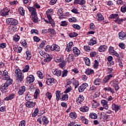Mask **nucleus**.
<instances>
[{"instance_id":"f03ea898","label":"nucleus","mask_w":126,"mask_h":126,"mask_svg":"<svg viewBox=\"0 0 126 126\" xmlns=\"http://www.w3.org/2000/svg\"><path fill=\"white\" fill-rule=\"evenodd\" d=\"M15 73L16 75L17 80L18 81H23L24 80V74L22 73V71L19 69H16L15 71Z\"/></svg>"},{"instance_id":"09e8293b","label":"nucleus","mask_w":126,"mask_h":126,"mask_svg":"<svg viewBox=\"0 0 126 126\" xmlns=\"http://www.w3.org/2000/svg\"><path fill=\"white\" fill-rule=\"evenodd\" d=\"M58 14L59 16H63V8H61L58 9Z\"/></svg>"},{"instance_id":"2eb2a0df","label":"nucleus","mask_w":126,"mask_h":126,"mask_svg":"<svg viewBox=\"0 0 126 126\" xmlns=\"http://www.w3.org/2000/svg\"><path fill=\"white\" fill-rule=\"evenodd\" d=\"M112 110L113 111H115V113H117L119 110H120V106H119L118 105L113 103L112 105Z\"/></svg>"},{"instance_id":"b1692460","label":"nucleus","mask_w":126,"mask_h":126,"mask_svg":"<svg viewBox=\"0 0 126 126\" xmlns=\"http://www.w3.org/2000/svg\"><path fill=\"white\" fill-rule=\"evenodd\" d=\"M109 18L110 19H115L116 18L119 19V14H112L109 16Z\"/></svg>"},{"instance_id":"ea45409f","label":"nucleus","mask_w":126,"mask_h":126,"mask_svg":"<svg viewBox=\"0 0 126 126\" xmlns=\"http://www.w3.org/2000/svg\"><path fill=\"white\" fill-rule=\"evenodd\" d=\"M26 55L27 56L26 59L28 61H29V60H31V58H32V56H31V53H30V52L29 51H28L26 52Z\"/></svg>"},{"instance_id":"39448f33","label":"nucleus","mask_w":126,"mask_h":126,"mask_svg":"<svg viewBox=\"0 0 126 126\" xmlns=\"http://www.w3.org/2000/svg\"><path fill=\"white\" fill-rule=\"evenodd\" d=\"M87 87H88V84L85 83L82 84L78 88L79 92L80 93L84 92Z\"/></svg>"},{"instance_id":"4468645a","label":"nucleus","mask_w":126,"mask_h":126,"mask_svg":"<svg viewBox=\"0 0 126 126\" xmlns=\"http://www.w3.org/2000/svg\"><path fill=\"white\" fill-rule=\"evenodd\" d=\"M84 100V96L83 95H79L78 98L76 100V102L78 105H80L81 102H83Z\"/></svg>"},{"instance_id":"6e6552de","label":"nucleus","mask_w":126,"mask_h":126,"mask_svg":"<svg viewBox=\"0 0 126 126\" xmlns=\"http://www.w3.org/2000/svg\"><path fill=\"white\" fill-rule=\"evenodd\" d=\"M51 51L60 52L61 51V48L58 45L53 44L51 46Z\"/></svg>"},{"instance_id":"5701e85b","label":"nucleus","mask_w":126,"mask_h":126,"mask_svg":"<svg viewBox=\"0 0 126 126\" xmlns=\"http://www.w3.org/2000/svg\"><path fill=\"white\" fill-rule=\"evenodd\" d=\"M86 74L87 75H90V74H93L94 73V70L91 69H87L85 71Z\"/></svg>"},{"instance_id":"6ab92c4d","label":"nucleus","mask_w":126,"mask_h":126,"mask_svg":"<svg viewBox=\"0 0 126 126\" xmlns=\"http://www.w3.org/2000/svg\"><path fill=\"white\" fill-rule=\"evenodd\" d=\"M119 39H121V40H124V38H126V34L124 32H121L119 33Z\"/></svg>"},{"instance_id":"8fccbe9b","label":"nucleus","mask_w":126,"mask_h":126,"mask_svg":"<svg viewBox=\"0 0 126 126\" xmlns=\"http://www.w3.org/2000/svg\"><path fill=\"white\" fill-rule=\"evenodd\" d=\"M4 80H7L6 82L8 83L9 85H11V84H12V82H13V80L9 78L7 79H4Z\"/></svg>"},{"instance_id":"0e129e2a","label":"nucleus","mask_w":126,"mask_h":126,"mask_svg":"<svg viewBox=\"0 0 126 126\" xmlns=\"http://www.w3.org/2000/svg\"><path fill=\"white\" fill-rule=\"evenodd\" d=\"M68 20L69 22H76V18L75 17L70 18Z\"/></svg>"},{"instance_id":"79ce46f5","label":"nucleus","mask_w":126,"mask_h":126,"mask_svg":"<svg viewBox=\"0 0 126 126\" xmlns=\"http://www.w3.org/2000/svg\"><path fill=\"white\" fill-rule=\"evenodd\" d=\"M77 36H78V34L76 32H71L69 34V37L70 38H73L74 37H77Z\"/></svg>"},{"instance_id":"4be33fe9","label":"nucleus","mask_w":126,"mask_h":126,"mask_svg":"<svg viewBox=\"0 0 126 126\" xmlns=\"http://www.w3.org/2000/svg\"><path fill=\"white\" fill-rule=\"evenodd\" d=\"M3 79H8L9 76H8V72L6 70H4L3 72Z\"/></svg>"},{"instance_id":"c85d7f7f","label":"nucleus","mask_w":126,"mask_h":126,"mask_svg":"<svg viewBox=\"0 0 126 126\" xmlns=\"http://www.w3.org/2000/svg\"><path fill=\"white\" fill-rule=\"evenodd\" d=\"M42 122H43V125L45 126H47V125L49 124V120H48V118L46 117V116H44L42 118Z\"/></svg>"},{"instance_id":"7ed1b4c3","label":"nucleus","mask_w":126,"mask_h":126,"mask_svg":"<svg viewBox=\"0 0 126 126\" xmlns=\"http://www.w3.org/2000/svg\"><path fill=\"white\" fill-rule=\"evenodd\" d=\"M6 23L8 25H17L18 24V21L13 18H8L6 19Z\"/></svg>"},{"instance_id":"bf43d9fd","label":"nucleus","mask_w":126,"mask_h":126,"mask_svg":"<svg viewBox=\"0 0 126 126\" xmlns=\"http://www.w3.org/2000/svg\"><path fill=\"white\" fill-rule=\"evenodd\" d=\"M73 28H74V29H77V30H80V28H81L79 25L76 24H73L72 25Z\"/></svg>"},{"instance_id":"393cba45","label":"nucleus","mask_w":126,"mask_h":126,"mask_svg":"<svg viewBox=\"0 0 126 126\" xmlns=\"http://www.w3.org/2000/svg\"><path fill=\"white\" fill-rule=\"evenodd\" d=\"M126 18L124 19H117L114 20V22H116V23H118V24H121L122 22H123L124 21H126Z\"/></svg>"},{"instance_id":"f704fd0d","label":"nucleus","mask_w":126,"mask_h":126,"mask_svg":"<svg viewBox=\"0 0 126 126\" xmlns=\"http://www.w3.org/2000/svg\"><path fill=\"white\" fill-rule=\"evenodd\" d=\"M39 94H40V90H39V89H37L35 90V91L33 95L34 99H37L38 95H39Z\"/></svg>"},{"instance_id":"58836bf2","label":"nucleus","mask_w":126,"mask_h":126,"mask_svg":"<svg viewBox=\"0 0 126 126\" xmlns=\"http://www.w3.org/2000/svg\"><path fill=\"white\" fill-rule=\"evenodd\" d=\"M8 14H9L8 12L0 10V15L1 16H6V15H8Z\"/></svg>"},{"instance_id":"aec40b11","label":"nucleus","mask_w":126,"mask_h":126,"mask_svg":"<svg viewBox=\"0 0 126 126\" xmlns=\"http://www.w3.org/2000/svg\"><path fill=\"white\" fill-rule=\"evenodd\" d=\"M74 55L73 54H69L67 58V62L68 63H70L71 62H73V59H74Z\"/></svg>"},{"instance_id":"5fc2aeb1","label":"nucleus","mask_w":126,"mask_h":126,"mask_svg":"<svg viewBox=\"0 0 126 126\" xmlns=\"http://www.w3.org/2000/svg\"><path fill=\"white\" fill-rule=\"evenodd\" d=\"M94 68H98V66H99V62L97 60H94Z\"/></svg>"},{"instance_id":"bb28decb","label":"nucleus","mask_w":126,"mask_h":126,"mask_svg":"<svg viewBox=\"0 0 126 126\" xmlns=\"http://www.w3.org/2000/svg\"><path fill=\"white\" fill-rule=\"evenodd\" d=\"M96 15L98 21L100 22L102 21V20H104V17L103 16V15H102V14H101V13H98Z\"/></svg>"},{"instance_id":"cd10ccee","label":"nucleus","mask_w":126,"mask_h":126,"mask_svg":"<svg viewBox=\"0 0 126 126\" xmlns=\"http://www.w3.org/2000/svg\"><path fill=\"white\" fill-rule=\"evenodd\" d=\"M69 117L71 119H75L77 118V115H76V113L74 112H72L69 114Z\"/></svg>"},{"instance_id":"338daca9","label":"nucleus","mask_w":126,"mask_h":126,"mask_svg":"<svg viewBox=\"0 0 126 126\" xmlns=\"http://www.w3.org/2000/svg\"><path fill=\"white\" fill-rule=\"evenodd\" d=\"M25 99L26 101H30L31 100V96L28 95V93L26 94Z\"/></svg>"},{"instance_id":"423d86ee","label":"nucleus","mask_w":126,"mask_h":126,"mask_svg":"<svg viewBox=\"0 0 126 126\" xmlns=\"http://www.w3.org/2000/svg\"><path fill=\"white\" fill-rule=\"evenodd\" d=\"M72 51L75 57H78L80 55V50L77 47H73Z\"/></svg>"},{"instance_id":"72a5a7b5","label":"nucleus","mask_w":126,"mask_h":126,"mask_svg":"<svg viewBox=\"0 0 126 126\" xmlns=\"http://www.w3.org/2000/svg\"><path fill=\"white\" fill-rule=\"evenodd\" d=\"M103 90L104 91L110 92L111 93H112V94H114V93H115V91H114V90L112 89L111 87L104 88L103 89Z\"/></svg>"},{"instance_id":"e2e57ef3","label":"nucleus","mask_w":126,"mask_h":126,"mask_svg":"<svg viewBox=\"0 0 126 126\" xmlns=\"http://www.w3.org/2000/svg\"><path fill=\"white\" fill-rule=\"evenodd\" d=\"M121 10L122 12L125 13L126 11V5H123L121 7Z\"/></svg>"},{"instance_id":"2f4dec72","label":"nucleus","mask_w":126,"mask_h":126,"mask_svg":"<svg viewBox=\"0 0 126 126\" xmlns=\"http://www.w3.org/2000/svg\"><path fill=\"white\" fill-rule=\"evenodd\" d=\"M61 99V101H67L68 100V94H63L62 95V97Z\"/></svg>"},{"instance_id":"412c9836","label":"nucleus","mask_w":126,"mask_h":126,"mask_svg":"<svg viewBox=\"0 0 126 126\" xmlns=\"http://www.w3.org/2000/svg\"><path fill=\"white\" fill-rule=\"evenodd\" d=\"M15 97V94H10L8 97H6L4 98L5 101H9V100H12L13 98Z\"/></svg>"},{"instance_id":"4d7b16f0","label":"nucleus","mask_w":126,"mask_h":126,"mask_svg":"<svg viewBox=\"0 0 126 126\" xmlns=\"http://www.w3.org/2000/svg\"><path fill=\"white\" fill-rule=\"evenodd\" d=\"M46 96L48 98L49 100H51L52 98V94L50 92H47L46 94Z\"/></svg>"},{"instance_id":"49530a36","label":"nucleus","mask_w":126,"mask_h":126,"mask_svg":"<svg viewBox=\"0 0 126 126\" xmlns=\"http://www.w3.org/2000/svg\"><path fill=\"white\" fill-rule=\"evenodd\" d=\"M108 52L109 54H114L115 53V50H114V47L110 46L109 48Z\"/></svg>"},{"instance_id":"ddd939ff","label":"nucleus","mask_w":126,"mask_h":126,"mask_svg":"<svg viewBox=\"0 0 126 126\" xmlns=\"http://www.w3.org/2000/svg\"><path fill=\"white\" fill-rule=\"evenodd\" d=\"M113 77V74H109L104 77L103 79V82L104 84L107 83L109 82V80Z\"/></svg>"},{"instance_id":"6e6d98bb","label":"nucleus","mask_w":126,"mask_h":126,"mask_svg":"<svg viewBox=\"0 0 126 126\" xmlns=\"http://www.w3.org/2000/svg\"><path fill=\"white\" fill-rule=\"evenodd\" d=\"M60 26H63V27L67 26V22H66V21H65L61 22L60 24Z\"/></svg>"},{"instance_id":"0eeeda50","label":"nucleus","mask_w":126,"mask_h":126,"mask_svg":"<svg viewBox=\"0 0 126 126\" xmlns=\"http://www.w3.org/2000/svg\"><path fill=\"white\" fill-rule=\"evenodd\" d=\"M35 80V78L33 75H30L28 76L27 77V83H31V82H33Z\"/></svg>"},{"instance_id":"37998d69","label":"nucleus","mask_w":126,"mask_h":126,"mask_svg":"<svg viewBox=\"0 0 126 126\" xmlns=\"http://www.w3.org/2000/svg\"><path fill=\"white\" fill-rule=\"evenodd\" d=\"M48 33H51L52 35H55V34L57 33V32H56V31H55V30L53 29L50 28L48 30Z\"/></svg>"},{"instance_id":"9b49d317","label":"nucleus","mask_w":126,"mask_h":126,"mask_svg":"<svg viewBox=\"0 0 126 126\" xmlns=\"http://www.w3.org/2000/svg\"><path fill=\"white\" fill-rule=\"evenodd\" d=\"M13 50L15 52H16V53H21V52H22V48L17 45H14L13 46Z\"/></svg>"},{"instance_id":"603ef678","label":"nucleus","mask_w":126,"mask_h":126,"mask_svg":"<svg viewBox=\"0 0 126 126\" xmlns=\"http://www.w3.org/2000/svg\"><path fill=\"white\" fill-rule=\"evenodd\" d=\"M29 68H30V67L29 65H26L24 68L23 69V72H28V70H29Z\"/></svg>"},{"instance_id":"13d9d810","label":"nucleus","mask_w":126,"mask_h":126,"mask_svg":"<svg viewBox=\"0 0 126 126\" xmlns=\"http://www.w3.org/2000/svg\"><path fill=\"white\" fill-rule=\"evenodd\" d=\"M46 84H47V85H52V79L51 78L47 79L46 81Z\"/></svg>"},{"instance_id":"a878e982","label":"nucleus","mask_w":126,"mask_h":126,"mask_svg":"<svg viewBox=\"0 0 126 126\" xmlns=\"http://www.w3.org/2000/svg\"><path fill=\"white\" fill-rule=\"evenodd\" d=\"M100 116H101V117H103L104 120H106V121L109 120V117H110V116L107 115V114H105V113L104 112H101L100 113Z\"/></svg>"},{"instance_id":"680f3d73","label":"nucleus","mask_w":126,"mask_h":126,"mask_svg":"<svg viewBox=\"0 0 126 126\" xmlns=\"http://www.w3.org/2000/svg\"><path fill=\"white\" fill-rule=\"evenodd\" d=\"M51 48L52 46H50V45H47L45 48V50L46 52H50V51H51Z\"/></svg>"},{"instance_id":"a211bd4d","label":"nucleus","mask_w":126,"mask_h":126,"mask_svg":"<svg viewBox=\"0 0 126 126\" xmlns=\"http://www.w3.org/2000/svg\"><path fill=\"white\" fill-rule=\"evenodd\" d=\"M71 80L72 81L73 85L75 86V89L77 88V87H78V85H79L78 81L75 80L74 78H73Z\"/></svg>"},{"instance_id":"20e7f679","label":"nucleus","mask_w":126,"mask_h":126,"mask_svg":"<svg viewBox=\"0 0 126 126\" xmlns=\"http://www.w3.org/2000/svg\"><path fill=\"white\" fill-rule=\"evenodd\" d=\"M119 80L114 79L110 82V84L112 87L115 88L116 91H118L120 89L119 87Z\"/></svg>"},{"instance_id":"c756f323","label":"nucleus","mask_w":126,"mask_h":126,"mask_svg":"<svg viewBox=\"0 0 126 126\" xmlns=\"http://www.w3.org/2000/svg\"><path fill=\"white\" fill-rule=\"evenodd\" d=\"M88 110H89V108L86 106L80 108L81 112H88Z\"/></svg>"},{"instance_id":"a19ab883","label":"nucleus","mask_w":126,"mask_h":126,"mask_svg":"<svg viewBox=\"0 0 126 126\" xmlns=\"http://www.w3.org/2000/svg\"><path fill=\"white\" fill-rule=\"evenodd\" d=\"M68 73V71L67 70H63L62 72V77H65V76H67V74Z\"/></svg>"},{"instance_id":"69168bd1","label":"nucleus","mask_w":126,"mask_h":126,"mask_svg":"<svg viewBox=\"0 0 126 126\" xmlns=\"http://www.w3.org/2000/svg\"><path fill=\"white\" fill-rule=\"evenodd\" d=\"M71 12H73V13H75V14H79V12L77 10V9L75 8H73L71 10Z\"/></svg>"},{"instance_id":"473e14b6","label":"nucleus","mask_w":126,"mask_h":126,"mask_svg":"<svg viewBox=\"0 0 126 126\" xmlns=\"http://www.w3.org/2000/svg\"><path fill=\"white\" fill-rule=\"evenodd\" d=\"M56 100L57 101H59L60 98H61V91H57L56 92Z\"/></svg>"},{"instance_id":"864d4df0","label":"nucleus","mask_w":126,"mask_h":126,"mask_svg":"<svg viewBox=\"0 0 126 126\" xmlns=\"http://www.w3.org/2000/svg\"><path fill=\"white\" fill-rule=\"evenodd\" d=\"M66 88H67V89L64 92V93H65V94L68 93V92H70V91H71V87H68V86L66 87Z\"/></svg>"},{"instance_id":"a18cd8bd","label":"nucleus","mask_w":126,"mask_h":126,"mask_svg":"<svg viewBox=\"0 0 126 126\" xmlns=\"http://www.w3.org/2000/svg\"><path fill=\"white\" fill-rule=\"evenodd\" d=\"M9 30H11V31H12L13 32H15V31H17V27H16V25L13 26V27H10L9 28Z\"/></svg>"},{"instance_id":"052dcab7","label":"nucleus","mask_w":126,"mask_h":126,"mask_svg":"<svg viewBox=\"0 0 126 126\" xmlns=\"http://www.w3.org/2000/svg\"><path fill=\"white\" fill-rule=\"evenodd\" d=\"M4 48H6V43H2L0 44V49H4Z\"/></svg>"},{"instance_id":"e433bc0d","label":"nucleus","mask_w":126,"mask_h":126,"mask_svg":"<svg viewBox=\"0 0 126 126\" xmlns=\"http://www.w3.org/2000/svg\"><path fill=\"white\" fill-rule=\"evenodd\" d=\"M84 61L85 62L86 64L88 66H89L90 65V60L89 58L86 57L84 58Z\"/></svg>"},{"instance_id":"7c9ffc66","label":"nucleus","mask_w":126,"mask_h":126,"mask_svg":"<svg viewBox=\"0 0 126 126\" xmlns=\"http://www.w3.org/2000/svg\"><path fill=\"white\" fill-rule=\"evenodd\" d=\"M94 85H100L101 84V79L100 78L95 79L94 81Z\"/></svg>"},{"instance_id":"f8f14e48","label":"nucleus","mask_w":126,"mask_h":126,"mask_svg":"<svg viewBox=\"0 0 126 126\" xmlns=\"http://www.w3.org/2000/svg\"><path fill=\"white\" fill-rule=\"evenodd\" d=\"M86 2L85 0H74V4H80V5H82L85 4Z\"/></svg>"},{"instance_id":"dca6fc26","label":"nucleus","mask_w":126,"mask_h":126,"mask_svg":"<svg viewBox=\"0 0 126 126\" xmlns=\"http://www.w3.org/2000/svg\"><path fill=\"white\" fill-rule=\"evenodd\" d=\"M108 49V47L106 45H101L99 48H98V51L99 52H105L106 50Z\"/></svg>"},{"instance_id":"3c124183","label":"nucleus","mask_w":126,"mask_h":126,"mask_svg":"<svg viewBox=\"0 0 126 126\" xmlns=\"http://www.w3.org/2000/svg\"><path fill=\"white\" fill-rule=\"evenodd\" d=\"M49 23L51 24L52 27L53 28H55L56 27V23H55V21H54V20H51V21H49Z\"/></svg>"},{"instance_id":"774afa93","label":"nucleus","mask_w":126,"mask_h":126,"mask_svg":"<svg viewBox=\"0 0 126 126\" xmlns=\"http://www.w3.org/2000/svg\"><path fill=\"white\" fill-rule=\"evenodd\" d=\"M119 46L120 47V48H121V49H123L126 48L125 46V43H124L123 42L119 43Z\"/></svg>"},{"instance_id":"f257e3e1","label":"nucleus","mask_w":126,"mask_h":126,"mask_svg":"<svg viewBox=\"0 0 126 126\" xmlns=\"http://www.w3.org/2000/svg\"><path fill=\"white\" fill-rule=\"evenodd\" d=\"M27 8L31 13L30 18H31L32 20L34 23H37V22L39 21V19L38 18V16L37 15L36 9L30 6H28Z\"/></svg>"},{"instance_id":"1a4fd4ad","label":"nucleus","mask_w":126,"mask_h":126,"mask_svg":"<svg viewBox=\"0 0 126 126\" xmlns=\"http://www.w3.org/2000/svg\"><path fill=\"white\" fill-rule=\"evenodd\" d=\"M26 106L28 108H33L36 106V102L32 101H28L26 103Z\"/></svg>"},{"instance_id":"c03bdc74","label":"nucleus","mask_w":126,"mask_h":126,"mask_svg":"<svg viewBox=\"0 0 126 126\" xmlns=\"http://www.w3.org/2000/svg\"><path fill=\"white\" fill-rule=\"evenodd\" d=\"M19 12L20 13L21 15H24L25 11H24L23 7H20L19 8Z\"/></svg>"},{"instance_id":"4c0bfd02","label":"nucleus","mask_w":126,"mask_h":126,"mask_svg":"<svg viewBox=\"0 0 126 126\" xmlns=\"http://www.w3.org/2000/svg\"><path fill=\"white\" fill-rule=\"evenodd\" d=\"M9 84L6 82L3 86H1L0 90H4V89H7V88L9 86Z\"/></svg>"},{"instance_id":"de8ad7c7","label":"nucleus","mask_w":126,"mask_h":126,"mask_svg":"<svg viewBox=\"0 0 126 126\" xmlns=\"http://www.w3.org/2000/svg\"><path fill=\"white\" fill-rule=\"evenodd\" d=\"M59 66L62 69H64V66H65V61H63V63L59 64Z\"/></svg>"},{"instance_id":"f3484780","label":"nucleus","mask_w":126,"mask_h":126,"mask_svg":"<svg viewBox=\"0 0 126 126\" xmlns=\"http://www.w3.org/2000/svg\"><path fill=\"white\" fill-rule=\"evenodd\" d=\"M53 73L54 75H57L58 77L61 76L62 75V71L56 69L53 72Z\"/></svg>"},{"instance_id":"c9c22d12","label":"nucleus","mask_w":126,"mask_h":126,"mask_svg":"<svg viewBox=\"0 0 126 126\" xmlns=\"http://www.w3.org/2000/svg\"><path fill=\"white\" fill-rule=\"evenodd\" d=\"M97 117L98 115L96 113H92L90 114V118H91V119L95 120V119H97Z\"/></svg>"},{"instance_id":"9d476101","label":"nucleus","mask_w":126,"mask_h":126,"mask_svg":"<svg viewBox=\"0 0 126 126\" xmlns=\"http://www.w3.org/2000/svg\"><path fill=\"white\" fill-rule=\"evenodd\" d=\"M26 91V87L25 86H22L20 88L19 90L18 91V94L19 95H20L22 96V95H23L24 94V93Z\"/></svg>"}]
</instances>
